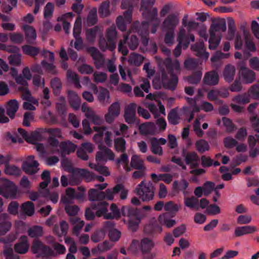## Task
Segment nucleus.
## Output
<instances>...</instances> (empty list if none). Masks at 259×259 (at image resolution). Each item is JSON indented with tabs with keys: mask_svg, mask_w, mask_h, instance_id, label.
<instances>
[{
	"mask_svg": "<svg viewBox=\"0 0 259 259\" xmlns=\"http://www.w3.org/2000/svg\"><path fill=\"white\" fill-rule=\"evenodd\" d=\"M165 69H161L162 87L167 90L174 91L177 88L178 77L174 73V71H180V63L177 60L172 61L167 58L163 62Z\"/></svg>",
	"mask_w": 259,
	"mask_h": 259,
	"instance_id": "f257e3e1",
	"label": "nucleus"
},
{
	"mask_svg": "<svg viewBox=\"0 0 259 259\" xmlns=\"http://www.w3.org/2000/svg\"><path fill=\"white\" fill-rule=\"evenodd\" d=\"M226 30V23L225 19L220 18L212 19V23L209 30L210 37L208 48L210 50H214L217 48L222 38L220 32Z\"/></svg>",
	"mask_w": 259,
	"mask_h": 259,
	"instance_id": "f03ea898",
	"label": "nucleus"
},
{
	"mask_svg": "<svg viewBox=\"0 0 259 259\" xmlns=\"http://www.w3.org/2000/svg\"><path fill=\"white\" fill-rule=\"evenodd\" d=\"M121 212L122 215L130 218L128 227L133 231L137 230L141 220L145 215L142 210L127 206L122 207Z\"/></svg>",
	"mask_w": 259,
	"mask_h": 259,
	"instance_id": "7ed1b4c3",
	"label": "nucleus"
},
{
	"mask_svg": "<svg viewBox=\"0 0 259 259\" xmlns=\"http://www.w3.org/2000/svg\"><path fill=\"white\" fill-rule=\"evenodd\" d=\"M117 31L115 26L108 28L105 33V36H101L99 41V48L105 52L109 50L113 52L116 47Z\"/></svg>",
	"mask_w": 259,
	"mask_h": 259,
	"instance_id": "20e7f679",
	"label": "nucleus"
},
{
	"mask_svg": "<svg viewBox=\"0 0 259 259\" xmlns=\"http://www.w3.org/2000/svg\"><path fill=\"white\" fill-rule=\"evenodd\" d=\"M155 0H141V10L142 11L143 16L150 22H154L157 26L160 20L158 18V10L156 7H153Z\"/></svg>",
	"mask_w": 259,
	"mask_h": 259,
	"instance_id": "39448f33",
	"label": "nucleus"
},
{
	"mask_svg": "<svg viewBox=\"0 0 259 259\" xmlns=\"http://www.w3.org/2000/svg\"><path fill=\"white\" fill-rule=\"evenodd\" d=\"M135 193L142 201L149 202L154 198L155 188L151 181L146 183L143 180L137 186Z\"/></svg>",
	"mask_w": 259,
	"mask_h": 259,
	"instance_id": "423d86ee",
	"label": "nucleus"
},
{
	"mask_svg": "<svg viewBox=\"0 0 259 259\" xmlns=\"http://www.w3.org/2000/svg\"><path fill=\"white\" fill-rule=\"evenodd\" d=\"M108 203L106 201L92 203L90 207L85 210V217L87 220L94 219L95 214L98 217H101L108 211Z\"/></svg>",
	"mask_w": 259,
	"mask_h": 259,
	"instance_id": "0eeeda50",
	"label": "nucleus"
},
{
	"mask_svg": "<svg viewBox=\"0 0 259 259\" xmlns=\"http://www.w3.org/2000/svg\"><path fill=\"white\" fill-rule=\"evenodd\" d=\"M139 44V39L136 35H124L123 39L119 42L118 50L123 56H125L128 53L127 47L130 50H135L137 48Z\"/></svg>",
	"mask_w": 259,
	"mask_h": 259,
	"instance_id": "6e6552de",
	"label": "nucleus"
},
{
	"mask_svg": "<svg viewBox=\"0 0 259 259\" xmlns=\"http://www.w3.org/2000/svg\"><path fill=\"white\" fill-rule=\"evenodd\" d=\"M17 191V188L15 184L8 180H4L0 186V195L6 198H14ZM3 204V200L0 197V208L2 207Z\"/></svg>",
	"mask_w": 259,
	"mask_h": 259,
	"instance_id": "1a4fd4ad",
	"label": "nucleus"
},
{
	"mask_svg": "<svg viewBox=\"0 0 259 259\" xmlns=\"http://www.w3.org/2000/svg\"><path fill=\"white\" fill-rule=\"evenodd\" d=\"M154 245V242L148 238L145 237L141 240L139 247L143 259H153L155 257V254L151 252Z\"/></svg>",
	"mask_w": 259,
	"mask_h": 259,
	"instance_id": "9d476101",
	"label": "nucleus"
},
{
	"mask_svg": "<svg viewBox=\"0 0 259 259\" xmlns=\"http://www.w3.org/2000/svg\"><path fill=\"white\" fill-rule=\"evenodd\" d=\"M72 176L70 178L69 183L71 185L78 184L79 182V178H85L88 182L91 181L94 179L95 176L88 170L76 168L72 170Z\"/></svg>",
	"mask_w": 259,
	"mask_h": 259,
	"instance_id": "9b49d317",
	"label": "nucleus"
},
{
	"mask_svg": "<svg viewBox=\"0 0 259 259\" xmlns=\"http://www.w3.org/2000/svg\"><path fill=\"white\" fill-rule=\"evenodd\" d=\"M195 40V36L191 32L188 31L184 27H180L177 35V41L182 45L183 49H186L190 42H194Z\"/></svg>",
	"mask_w": 259,
	"mask_h": 259,
	"instance_id": "f8f14e48",
	"label": "nucleus"
},
{
	"mask_svg": "<svg viewBox=\"0 0 259 259\" xmlns=\"http://www.w3.org/2000/svg\"><path fill=\"white\" fill-rule=\"evenodd\" d=\"M31 250L34 254L38 253L39 256L42 257L51 256L53 253V251L49 246L37 239L33 241Z\"/></svg>",
	"mask_w": 259,
	"mask_h": 259,
	"instance_id": "ddd939ff",
	"label": "nucleus"
},
{
	"mask_svg": "<svg viewBox=\"0 0 259 259\" xmlns=\"http://www.w3.org/2000/svg\"><path fill=\"white\" fill-rule=\"evenodd\" d=\"M182 155L184 157L186 164L190 165L191 169H194L199 166L200 157L194 151L187 152L185 148L182 151Z\"/></svg>",
	"mask_w": 259,
	"mask_h": 259,
	"instance_id": "4468645a",
	"label": "nucleus"
},
{
	"mask_svg": "<svg viewBox=\"0 0 259 259\" xmlns=\"http://www.w3.org/2000/svg\"><path fill=\"white\" fill-rule=\"evenodd\" d=\"M137 105L135 103H131L127 105L124 110L123 115L125 121L129 124H133L137 122L139 123V120L136 117V109Z\"/></svg>",
	"mask_w": 259,
	"mask_h": 259,
	"instance_id": "2eb2a0df",
	"label": "nucleus"
},
{
	"mask_svg": "<svg viewBox=\"0 0 259 259\" xmlns=\"http://www.w3.org/2000/svg\"><path fill=\"white\" fill-rule=\"evenodd\" d=\"M34 156L30 155L28 157L27 160L22 163V169L27 174H34L39 169L38 168L39 163L37 161L34 160Z\"/></svg>",
	"mask_w": 259,
	"mask_h": 259,
	"instance_id": "dca6fc26",
	"label": "nucleus"
},
{
	"mask_svg": "<svg viewBox=\"0 0 259 259\" xmlns=\"http://www.w3.org/2000/svg\"><path fill=\"white\" fill-rule=\"evenodd\" d=\"M179 23V19L174 14H170L165 18L161 24L162 31H175Z\"/></svg>",
	"mask_w": 259,
	"mask_h": 259,
	"instance_id": "f3484780",
	"label": "nucleus"
},
{
	"mask_svg": "<svg viewBox=\"0 0 259 259\" xmlns=\"http://www.w3.org/2000/svg\"><path fill=\"white\" fill-rule=\"evenodd\" d=\"M248 143L249 147V156L255 158L259 155V135H249L248 137Z\"/></svg>",
	"mask_w": 259,
	"mask_h": 259,
	"instance_id": "a211bd4d",
	"label": "nucleus"
},
{
	"mask_svg": "<svg viewBox=\"0 0 259 259\" xmlns=\"http://www.w3.org/2000/svg\"><path fill=\"white\" fill-rule=\"evenodd\" d=\"M150 22L149 20L141 23L136 21L132 25L131 30L137 32L140 36L149 35V26Z\"/></svg>",
	"mask_w": 259,
	"mask_h": 259,
	"instance_id": "6ab92c4d",
	"label": "nucleus"
},
{
	"mask_svg": "<svg viewBox=\"0 0 259 259\" xmlns=\"http://www.w3.org/2000/svg\"><path fill=\"white\" fill-rule=\"evenodd\" d=\"M87 52L94 60L95 65L97 68L99 69L103 65L105 62L104 57L96 48L89 47L87 49Z\"/></svg>",
	"mask_w": 259,
	"mask_h": 259,
	"instance_id": "aec40b11",
	"label": "nucleus"
},
{
	"mask_svg": "<svg viewBox=\"0 0 259 259\" xmlns=\"http://www.w3.org/2000/svg\"><path fill=\"white\" fill-rule=\"evenodd\" d=\"M10 217L7 213H2L0 211V235H5L11 228L12 223Z\"/></svg>",
	"mask_w": 259,
	"mask_h": 259,
	"instance_id": "412c9836",
	"label": "nucleus"
},
{
	"mask_svg": "<svg viewBox=\"0 0 259 259\" xmlns=\"http://www.w3.org/2000/svg\"><path fill=\"white\" fill-rule=\"evenodd\" d=\"M59 153L62 157L74 152L77 148L76 145L70 141H62L59 145Z\"/></svg>",
	"mask_w": 259,
	"mask_h": 259,
	"instance_id": "4be33fe9",
	"label": "nucleus"
},
{
	"mask_svg": "<svg viewBox=\"0 0 259 259\" xmlns=\"http://www.w3.org/2000/svg\"><path fill=\"white\" fill-rule=\"evenodd\" d=\"M89 200L96 202H103L106 199V191H100L96 189H91L88 192Z\"/></svg>",
	"mask_w": 259,
	"mask_h": 259,
	"instance_id": "5701e85b",
	"label": "nucleus"
},
{
	"mask_svg": "<svg viewBox=\"0 0 259 259\" xmlns=\"http://www.w3.org/2000/svg\"><path fill=\"white\" fill-rule=\"evenodd\" d=\"M29 248V245L28 243V238L25 235L22 236L20 238L19 242L17 243L14 246L15 251L20 254L26 253Z\"/></svg>",
	"mask_w": 259,
	"mask_h": 259,
	"instance_id": "b1692460",
	"label": "nucleus"
},
{
	"mask_svg": "<svg viewBox=\"0 0 259 259\" xmlns=\"http://www.w3.org/2000/svg\"><path fill=\"white\" fill-rule=\"evenodd\" d=\"M18 108L19 104L18 101L16 99H11L7 102L5 109L10 118L13 119Z\"/></svg>",
	"mask_w": 259,
	"mask_h": 259,
	"instance_id": "393cba45",
	"label": "nucleus"
},
{
	"mask_svg": "<svg viewBox=\"0 0 259 259\" xmlns=\"http://www.w3.org/2000/svg\"><path fill=\"white\" fill-rule=\"evenodd\" d=\"M203 82L209 85H215L219 82V75L215 71L207 72L203 78Z\"/></svg>",
	"mask_w": 259,
	"mask_h": 259,
	"instance_id": "a878e982",
	"label": "nucleus"
},
{
	"mask_svg": "<svg viewBox=\"0 0 259 259\" xmlns=\"http://www.w3.org/2000/svg\"><path fill=\"white\" fill-rule=\"evenodd\" d=\"M22 29L25 32L27 42L29 44H33L36 38L35 30L31 26L24 25Z\"/></svg>",
	"mask_w": 259,
	"mask_h": 259,
	"instance_id": "bb28decb",
	"label": "nucleus"
},
{
	"mask_svg": "<svg viewBox=\"0 0 259 259\" xmlns=\"http://www.w3.org/2000/svg\"><path fill=\"white\" fill-rule=\"evenodd\" d=\"M68 102L70 106L75 110L80 108V99L77 94L72 91H69L68 94Z\"/></svg>",
	"mask_w": 259,
	"mask_h": 259,
	"instance_id": "cd10ccee",
	"label": "nucleus"
},
{
	"mask_svg": "<svg viewBox=\"0 0 259 259\" xmlns=\"http://www.w3.org/2000/svg\"><path fill=\"white\" fill-rule=\"evenodd\" d=\"M155 125L153 122H146L139 126L140 134L143 135H151L154 133Z\"/></svg>",
	"mask_w": 259,
	"mask_h": 259,
	"instance_id": "c85d7f7f",
	"label": "nucleus"
},
{
	"mask_svg": "<svg viewBox=\"0 0 259 259\" xmlns=\"http://www.w3.org/2000/svg\"><path fill=\"white\" fill-rule=\"evenodd\" d=\"M113 245V243H110L109 241L105 240L98 244L96 247L93 248L92 252L94 254L97 252L103 253L110 250Z\"/></svg>",
	"mask_w": 259,
	"mask_h": 259,
	"instance_id": "c756f323",
	"label": "nucleus"
},
{
	"mask_svg": "<svg viewBox=\"0 0 259 259\" xmlns=\"http://www.w3.org/2000/svg\"><path fill=\"white\" fill-rule=\"evenodd\" d=\"M235 70V67L232 65L228 64L226 66L223 74L226 81L230 82L234 79Z\"/></svg>",
	"mask_w": 259,
	"mask_h": 259,
	"instance_id": "7c9ffc66",
	"label": "nucleus"
},
{
	"mask_svg": "<svg viewBox=\"0 0 259 259\" xmlns=\"http://www.w3.org/2000/svg\"><path fill=\"white\" fill-rule=\"evenodd\" d=\"M255 231L254 227L250 226H244L242 227H237L235 230V235L237 237L241 236L242 235L250 234Z\"/></svg>",
	"mask_w": 259,
	"mask_h": 259,
	"instance_id": "2f4dec72",
	"label": "nucleus"
},
{
	"mask_svg": "<svg viewBox=\"0 0 259 259\" xmlns=\"http://www.w3.org/2000/svg\"><path fill=\"white\" fill-rule=\"evenodd\" d=\"M123 187L121 184H116L112 189H107L105 190L106 195V199L112 200L114 195L118 194Z\"/></svg>",
	"mask_w": 259,
	"mask_h": 259,
	"instance_id": "473e14b6",
	"label": "nucleus"
},
{
	"mask_svg": "<svg viewBox=\"0 0 259 259\" xmlns=\"http://www.w3.org/2000/svg\"><path fill=\"white\" fill-rule=\"evenodd\" d=\"M131 166L137 170L146 169L144 165V161L137 155H134L131 158Z\"/></svg>",
	"mask_w": 259,
	"mask_h": 259,
	"instance_id": "72a5a7b5",
	"label": "nucleus"
},
{
	"mask_svg": "<svg viewBox=\"0 0 259 259\" xmlns=\"http://www.w3.org/2000/svg\"><path fill=\"white\" fill-rule=\"evenodd\" d=\"M97 22V9L93 8L89 12L87 17V24L88 26H92L95 25Z\"/></svg>",
	"mask_w": 259,
	"mask_h": 259,
	"instance_id": "f704fd0d",
	"label": "nucleus"
},
{
	"mask_svg": "<svg viewBox=\"0 0 259 259\" xmlns=\"http://www.w3.org/2000/svg\"><path fill=\"white\" fill-rule=\"evenodd\" d=\"M109 8L110 2L109 1H106L101 3L98 10L99 14L100 17H107L110 14Z\"/></svg>",
	"mask_w": 259,
	"mask_h": 259,
	"instance_id": "c9c22d12",
	"label": "nucleus"
},
{
	"mask_svg": "<svg viewBox=\"0 0 259 259\" xmlns=\"http://www.w3.org/2000/svg\"><path fill=\"white\" fill-rule=\"evenodd\" d=\"M18 132L20 135L27 141L31 142L34 143V142L37 141L38 137L40 136L39 134L37 133H33L30 136H28L27 132L23 128H19Z\"/></svg>",
	"mask_w": 259,
	"mask_h": 259,
	"instance_id": "e433bc0d",
	"label": "nucleus"
},
{
	"mask_svg": "<svg viewBox=\"0 0 259 259\" xmlns=\"http://www.w3.org/2000/svg\"><path fill=\"white\" fill-rule=\"evenodd\" d=\"M22 50L24 54L33 57H35L40 53V50L38 48L28 45L23 46Z\"/></svg>",
	"mask_w": 259,
	"mask_h": 259,
	"instance_id": "4c0bfd02",
	"label": "nucleus"
},
{
	"mask_svg": "<svg viewBox=\"0 0 259 259\" xmlns=\"http://www.w3.org/2000/svg\"><path fill=\"white\" fill-rule=\"evenodd\" d=\"M169 216L168 213H165L160 215L158 218L159 222L168 228L173 227L176 223L175 220L169 219Z\"/></svg>",
	"mask_w": 259,
	"mask_h": 259,
	"instance_id": "58836bf2",
	"label": "nucleus"
},
{
	"mask_svg": "<svg viewBox=\"0 0 259 259\" xmlns=\"http://www.w3.org/2000/svg\"><path fill=\"white\" fill-rule=\"evenodd\" d=\"M110 210L111 212L104 213L103 215L105 219H113L114 218H119L120 217V211L116 205L112 203L110 206Z\"/></svg>",
	"mask_w": 259,
	"mask_h": 259,
	"instance_id": "ea45409f",
	"label": "nucleus"
},
{
	"mask_svg": "<svg viewBox=\"0 0 259 259\" xmlns=\"http://www.w3.org/2000/svg\"><path fill=\"white\" fill-rule=\"evenodd\" d=\"M150 149L154 154L160 156L163 154L162 148L158 143V139L155 137L152 138L151 140Z\"/></svg>",
	"mask_w": 259,
	"mask_h": 259,
	"instance_id": "a19ab883",
	"label": "nucleus"
},
{
	"mask_svg": "<svg viewBox=\"0 0 259 259\" xmlns=\"http://www.w3.org/2000/svg\"><path fill=\"white\" fill-rule=\"evenodd\" d=\"M240 74L243 81L246 83H251L255 79V73L249 69L244 70Z\"/></svg>",
	"mask_w": 259,
	"mask_h": 259,
	"instance_id": "79ce46f5",
	"label": "nucleus"
},
{
	"mask_svg": "<svg viewBox=\"0 0 259 259\" xmlns=\"http://www.w3.org/2000/svg\"><path fill=\"white\" fill-rule=\"evenodd\" d=\"M189 186V183L185 179H183L180 181H175L172 184L174 189L176 191H183L185 194V190Z\"/></svg>",
	"mask_w": 259,
	"mask_h": 259,
	"instance_id": "37998d69",
	"label": "nucleus"
},
{
	"mask_svg": "<svg viewBox=\"0 0 259 259\" xmlns=\"http://www.w3.org/2000/svg\"><path fill=\"white\" fill-rule=\"evenodd\" d=\"M98 98L103 104H108L110 103L109 92L106 89H101L99 93Z\"/></svg>",
	"mask_w": 259,
	"mask_h": 259,
	"instance_id": "c03bdc74",
	"label": "nucleus"
},
{
	"mask_svg": "<svg viewBox=\"0 0 259 259\" xmlns=\"http://www.w3.org/2000/svg\"><path fill=\"white\" fill-rule=\"evenodd\" d=\"M5 167V172L7 175L19 176L21 174L20 169L16 165H11L10 163H7Z\"/></svg>",
	"mask_w": 259,
	"mask_h": 259,
	"instance_id": "a18cd8bd",
	"label": "nucleus"
},
{
	"mask_svg": "<svg viewBox=\"0 0 259 259\" xmlns=\"http://www.w3.org/2000/svg\"><path fill=\"white\" fill-rule=\"evenodd\" d=\"M126 141L122 137L117 138L114 140V148L117 152L124 153L126 149Z\"/></svg>",
	"mask_w": 259,
	"mask_h": 259,
	"instance_id": "49530a36",
	"label": "nucleus"
},
{
	"mask_svg": "<svg viewBox=\"0 0 259 259\" xmlns=\"http://www.w3.org/2000/svg\"><path fill=\"white\" fill-rule=\"evenodd\" d=\"M51 86L53 89V93L55 96H58L62 89V83L59 78L55 77L51 80Z\"/></svg>",
	"mask_w": 259,
	"mask_h": 259,
	"instance_id": "de8ad7c7",
	"label": "nucleus"
},
{
	"mask_svg": "<svg viewBox=\"0 0 259 259\" xmlns=\"http://www.w3.org/2000/svg\"><path fill=\"white\" fill-rule=\"evenodd\" d=\"M144 231L146 234L153 235L158 231L161 232V228L156 223H151L145 225Z\"/></svg>",
	"mask_w": 259,
	"mask_h": 259,
	"instance_id": "09e8293b",
	"label": "nucleus"
},
{
	"mask_svg": "<svg viewBox=\"0 0 259 259\" xmlns=\"http://www.w3.org/2000/svg\"><path fill=\"white\" fill-rule=\"evenodd\" d=\"M27 232L31 238L39 237L43 234L42 228L39 226H34L29 228Z\"/></svg>",
	"mask_w": 259,
	"mask_h": 259,
	"instance_id": "8fccbe9b",
	"label": "nucleus"
},
{
	"mask_svg": "<svg viewBox=\"0 0 259 259\" xmlns=\"http://www.w3.org/2000/svg\"><path fill=\"white\" fill-rule=\"evenodd\" d=\"M143 61V57L142 55L133 53L130 56L128 62L130 64L136 66H139Z\"/></svg>",
	"mask_w": 259,
	"mask_h": 259,
	"instance_id": "3c124183",
	"label": "nucleus"
},
{
	"mask_svg": "<svg viewBox=\"0 0 259 259\" xmlns=\"http://www.w3.org/2000/svg\"><path fill=\"white\" fill-rule=\"evenodd\" d=\"M21 209L25 214L31 216L34 212V206L32 202L27 201L22 204Z\"/></svg>",
	"mask_w": 259,
	"mask_h": 259,
	"instance_id": "603ef678",
	"label": "nucleus"
},
{
	"mask_svg": "<svg viewBox=\"0 0 259 259\" xmlns=\"http://www.w3.org/2000/svg\"><path fill=\"white\" fill-rule=\"evenodd\" d=\"M196 148L200 153H203L206 151H208L209 146L207 141L205 140L200 139L196 141L195 143Z\"/></svg>",
	"mask_w": 259,
	"mask_h": 259,
	"instance_id": "864d4df0",
	"label": "nucleus"
},
{
	"mask_svg": "<svg viewBox=\"0 0 259 259\" xmlns=\"http://www.w3.org/2000/svg\"><path fill=\"white\" fill-rule=\"evenodd\" d=\"M85 116L89 118L94 124L101 125L103 122L102 118L96 114L93 111L87 112Z\"/></svg>",
	"mask_w": 259,
	"mask_h": 259,
	"instance_id": "5fc2aeb1",
	"label": "nucleus"
},
{
	"mask_svg": "<svg viewBox=\"0 0 259 259\" xmlns=\"http://www.w3.org/2000/svg\"><path fill=\"white\" fill-rule=\"evenodd\" d=\"M184 203L186 206L190 208H195L196 210L199 209L198 199L194 196L185 198Z\"/></svg>",
	"mask_w": 259,
	"mask_h": 259,
	"instance_id": "6e6d98bb",
	"label": "nucleus"
},
{
	"mask_svg": "<svg viewBox=\"0 0 259 259\" xmlns=\"http://www.w3.org/2000/svg\"><path fill=\"white\" fill-rule=\"evenodd\" d=\"M48 143L50 147H51V151L53 153H59L60 143L58 140L53 137H49L48 139Z\"/></svg>",
	"mask_w": 259,
	"mask_h": 259,
	"instance_id": "4d7b16f0",
	"label": "nucleus"
},
{
	"mask_svg": "<svg viewBox=\"0 0 259 259\" xmlns=\"http://www.w3.org/2000/svg\"><path fill=\"white\" fill-rule=\"evenodd\" d=\"M167 118L169 123L172 125H175L179 123L180 117L176 109L170 110L168 114Z\"/></svg>",
	"mask_w": 259,
	"mask_h": 259,
	"instance_id": "13d9d810",
	"label": "nucleus"
},
{
	"mask_svg": "<svg viewBox=\"0 0 259 259\" xmlns=\"http://www.w3.org/2000/svg\"><path fill=\"white\" fill-rule=\"evenodd\" d=\"M99 31V27L96 26L93 28H90L86 31V37L87 40L91 42L95 40L96 35Z\"/></svg>",
	"mask_w": 259,
	"mask_h": 259,
	"instance_id": "bf43d9fd",
	"label": "nucleus"
},
{
	"mask_svg": "<svg viewBox=\"0 0 259 259\" xmlns=\"http://www.w3.org/2000/svg\"><path fill=\"white\" fill-rule=\"evenodd\" d=\"M94 131L97 132L94 136V140L96 142H100L102 140V138L104 134L105 133V132L107 130V127L105 126H95L93 127Z\"/></svg>",
	"mask_w": 259,
	"mask_h": 259,
	"instance_id": "052dcab7",
	"label": "nucleus"
},
{
	"mask_svg": "<svg viewBox=\"0 0 259 259\" xmlns=\"http://www.w3.org/2000/svg\"><path fill=\"white\" fill-rule=\"evenodd\" d=\"M202 72L197 70L188 77V81L191 84H196L199 82L202 77Z\"/></svg>",
	"mask_w": 259,
	"mask_h": 259,
	"instance_id": "680f3d73",
	"label": "nucleus"
},
{
	"mask_svg": "<svg viewBox=\"0 0 259 259\" xmlns=\"http://www.w3.org/2000/svg\"><path fill=\"white\" fill-rule=\"evenodd\" d=\"M41 65L48 73L53 75L57 73L56 66L53 63H48L46 60H42L41 62Z\"/></svg>",
	"mask_w": 259,
	"mask_h": 259,
	"instance_id": "e2e57ef3",
	"label": "nucleus"
},
{
	"mask_svg": "<svg viewBox=\"0 0 259 259\" xmlns=\"http://www.w3.org/2000/svg\"><path fill=\"white\" fill-rule=\"evenodd\" d=\"M81 19L80 17H78L75 21L73 29V35L74 38L80 37V34L81 29Z\"/></svg>",
	"mask_w": 259,
	"mask_h": 259,
	"instance_id": "0e129e2a",
	"label": "nucleus"
},
{
	"mask_svg": "<svg viewBox=\"0 0 259 259\" xmlns=\"http://www.w3.org/2000/svg\"><path fill=\"white\" fill-rule=\"evenodd\" d=\"M233 101L237 103L245 104L250 102L249 96L247 93L237 95L234 97Z\"/></svg>",
	"mask_w": 259,
	"mask_h": 259,
	"instance_id": "69168bd1",
	"label": "nucleus"
},
{
	"mask_svg": "<svg viewBox=\"0 0 259 259\" xmlns=\"http://www.w3.org/2000/svg\"><path fill=\"white\" fill-rule=\"evenodd\" d=\"M198 62L195 59L190 58L184 62V66L188 70H194L198 67Z\"/></svg>",
	"mask_w": 259,
	"mask_h": 259,
	"instance_id": "338daca9",
	"label": "nucleus"
},
{
	"mask_svg": "<svg viewBox=\"0 0 259 259\" xmlns=\"http://www.w3.org/2000/svg\"><path fill=\"white\" fill-rule=\"evenodd\" d=\"M248 95L249 98L251 97L254 99H259V85L257 84L252 85L249 89Z\"/></svg>",
	"mask_w": 259,
	"mask_h": 259,
	"instance_id": "774afa93",
	"label": "nucleus"
}]
</instances>
